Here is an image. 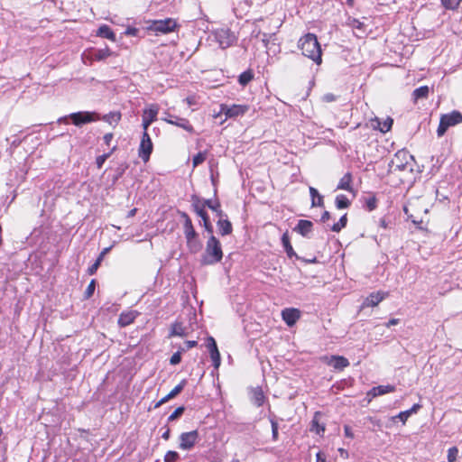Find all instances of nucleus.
<instances>
[{"label":"nucleus","instance_id":"obj_58","mask_svg":"<svg viewBox=\"0 0 462 462\" xmlns=\"http://www.w3.org/2000/svg\"><path fill=\"white\" fill-rule=\"evenodd\" d=\"M399 323V319H391L386 324L385 326L387 328H390L392 326H394V325H397Z\"/></svg>","mask_w":462,"mask_h":462},{"label":"nucleus","instance_id":"obj_26","mask_svg":"<svg viewBox=\"0 0 462 462\" xmlns=\"http://www.w3.org/2000/svg\"><path fill=\"white\" fill-rule=\"evenodd\" d=\"M217 226L219 231V234L222 236H228L233 232V226L231 222L227 218L219 217L217 222Z\"/></svg>","mask_w":462,"mask_h":462},{"label":"nucleus","instance_id":"obj_4","mask_svg":"<svg viewBox=\"0 0 462 462\" xmlns=\"http://www.w3.org/2000/svg\"><path fill=\"white\" fill-rule=\"evenodd\" d=\"M462 123V114L459 111L454 110L451 113L444 114L440 116L439 124L437 129L438 136L445 134L447 130L454 125Z\"/></svg>","mask_w":462,"mask_h":462},{"label":"nucleus","instance_id":"obj_50","mask_svg":"<svg viewBox=\"0 0 462 462\" xmlns=\"http://www.w3.org/2000/svg\"><path fill=\"white\" fill-rule=\"evenodd\" d=\"M114 134L112 133H107L103 136V140L106 145L110 146V143L113 140Z\"/></svg>","mask_w":462,"mask_h":462},{"label":"nucleus","instance_id":"obj_30","mask_svg":"<svg viewBox=\"0 0 462 462\" xmlns=\"http://www.w3.org/2000/svg\"><path fill=\"white\" fill-rule=\"evenodd\" d=\"M192 206L198 216L206 213L207 199H200L197 196L192 197Z\"/></svg>","mask_w":462,"mask_h":462},{"label":"nucleus","instance_id":"obj_2","mask_svg":"<svg viewBox=\"0 0 462 462\" xmlns=\"http://www.w3.org/2000/svg\"><path fill=\"white\" fill-rule=\"evenodd\" d=\"M223 256L224 254L220 241L214 235H211L206 243L205 251L200 258L201 265H214L220 263Z\"/></svg>","mask_w":462,"mask_h":462},{"label":"nucleus","instance_id":"obj_14","mask_svg":"<svg viewBox=\"0 0 462 462\" xmlns=\"http://www.w3.org/2000/svg\"><path fill=\"white\" fill-rule=\"evenodd\" d=\"M207 348L208 349L214 367L218 368L220 365L221 357L216 340L213 337H208L207 338Z\"/></svg>","mask_w":462,"mask_h":462},{"label":"nucleus","instance_id":"obj_6","mask_svg":"<svg viewBox=\"0 0 462 462\" xmlns=\"http://www.w3.org/2000/svg\"><path fill=\"white\" fill-rule=\"evenodd\" d=\"M178 27L177 22L172 18L164 20H155L150 26V29L157 33H170L174 32Z\"/></svg>","mask_w":462,"mask_h":462},{"label":"nucleus","instance_id":"obj_53","mask_svg":"<svg viewBox=\"0 0 462 462\" xmlns=\"http://www.w3.org/2000/svg\"><path fill=\"white\" fill-rule=\"evenodd\" d=\"M152 123H151L150 121L148 120H145L143 118H142V126H143V133H148V128L149 126L152 125Z\"/></svg>","mask_w":462,"mask_h":462},{"label":"nucleus","instance_id":"obj_28","mask_svg":"<svg viewBox=\"0 0 462 462\" xmlns=\"http://www.w3.org/2000/svg\"><path fill=\"white\" fill-rule=\"evenodd\" d=\"M282 244L289 258L297 257V254L291 244L290 236L285 232L282 236Z\"/></svg>","mask_w":462,"mask_h":462},{"label":"nucleus","instance_id":"obj_8","mask_svg":"<svg viewBox=\"0 0 462 462\" xmlns=\"http://www.w3.org/2000/svg\"><path fill=\"white\" fill-rule=\"evenodd\" d=\"M249 110V106L247 105H232L227 106L226 104H222L220 106V113L224 114L226 117L234 118L240 116H244Z\"/></svg>","mask_w":462,"mask_h":462},{"label":"nucleus","instance_id":"obj_39","mask_svg":"<svg viewBox=\"0 0 462 462\" xmlns=\"http://www.w3.org/2000/svg\"><path fill=\"white\" fill-rule=\"evenodd\" d=\"M199 217H200L203 220V226L206 229V231L211 236L213 235V226L209 220V217L208 215V213H204L203 215H199Z\"/></svg>","mask_w":462,"mask_h":462},{"label":"nucleus","instance_id":"obj_49","mask_svg":"<svg viewBox=\"0 0 462 462\" xmlns=\"http://www.w3.org/2000/svg\"><path fill=\"white\" fill-rule=\"evenodd\" d=\"M101 263H102V261H101L100 259L97 258V260L95 261V263H94L91 266H89V267L88 268V271H87V272H88V273L89 275H93V274H95V273H96V272L97 271L98 267L100 266Z\"/></svg>","mask_w":462,"mask_h":462},{"label":"nucleus","instance_id":"obj_21","mask_svg":"<svg viewBox=\"0 0 462 462\" xmlns=\"http://www.w3.org/2000/svg\"><path fill=\"white\" fill-rule=\"evenodd\" d=\"M337 189H342L356 196V190L353 187V175L350 171L346 172L338 181Z\"/></svg>","mask_w":462,"mask_h":462},{"label":"nucleus","instance_id":"obj_64","mask_svg":"<svg viewBox=\"0 0 462 462\" xmlns=\"http://www.w3.org/2000/svg\"><path fill=\"white\" fill-rule=\"evenodd\" d=\"M116 145L113 146L110 150H108L109 157L116 151Z\"/></svg>","mask_w":462,"mask_h":462},{"label":"nucleus","instance_id":"obj_18","mask_svg":"<svg viewBox=\"0 0 462 462\" xmlns=\"http://www.w3.org/2000/svg\"><path fill=\"white\" fill-rule=\"evenodd\" d=\"M187 382L185 379L181 380L179 384H177L167 395L162 398L159 402L154 404V409L161 407L165 402L176 397L178 394L181 393L184 389Z\"/></svg>","mask_w":462,"mask_h":462},{"label":"nucleus","instance_id":"obj_55","mask_svg":"<svg viewBox=\"0 0 462 462\" xmlns=\"http://www.w3.org/2000/svg\"><path fill=\"white\" fill-rule=\"evenodd\" d=\"M317 462H327L326 457L323 453L318 452L316 455Z\"/></svg>","mask_w":462,"mask_h":462},{"label":"nucleus","instance_id":"obj_59","mask_svg":"<svg viewBox=\"0 0 462 462\" xmlns=\"http://www.w3.org/2000/svg\"><path fill=\"white\" fill-rule=\"evenodd\" d=\"M171 436V430L170 428L166 427V430L162 433V438L165 440H168Z\"/></svg>","mask_w":462,"mask_h":462},{"label":"nucleus","instance_id":"obj_24","mask_svg":"<svg viewBox=\"0 0 462 462\" xmlns=\"http://www.w3.org/2000/svg\"><path fill=\"white\" fill-rule=\"evenodd\" d=\"M312 227L313 224L311 221L300 219L294 227V231L298 232L302 236H307L312 231Z\"/></svg>","mask_w":462,"mask_h":462},{"label":"nucleus","instance_id":"obj_46","mask_svg":"<svg viewBox=\"0 0 462 462\" xmlns=\"http://www.w3.org/2000/svg\"><path fill=\"white\" fill-rule=\"evenodd\" d=\"M185 411V407L184 406H180L178 407L169 417H168V421H173L175 420H177L178 418H180L183 412Z\"/></svg>","mask_w":462,"mask_h":462},{"label":"nucleus","instance_id":"obj_38","mask_svg":"<svg viewBox=\"0 0 462 462\" xmlns=\"http://www.w3.org/2000/svg\"><path fill=\"white\" fill-rule=\"evenodd\" d=\"M207 159V152H198L192 159V166L196 168L199 164L203 163Z\"/></svg>","mask_w":462,"mask_h":462},{"label":"nucleus","instance_id":"obj_54","mask_svg":"<svg viewBox=\"0 0 462 462\" xmlns=\"http://www.w3.org/2000/svg\"><path fill=\"white\" fill-rule=\"evenodd\" d=\"M185 346L187 349H190L198 346V342L196 340H187L185 342Z\"/></svg>","mask_w":462,"mask_h":462},{"label":"nucleus","instance_id":"obj_16","mask_svg":"<svg viewBox=\"0 0 462 462\" xmlns=\"http://www.w3.org/2000/svg\"><path fill=\"white\" fill-rule=\"evenodd\" d=\"M113 55L112 51L109 49V47H106L104 49L99 50H89L88 51L87 59L92 61H101L106 60V58Z\"/></svg>","mask_w":462,"mask_h":462},{"label":"nucleus","instance_id":"obj_12","mask_svg":"<svg viewBox=\"0 0 462 462\" xmlns=\"http://www.w3.org/2000/svg\"><path fill=\"white\" fill-rule=\"evenodd\" d=\"M395 390H396L395 386L391 385V384L375 386V387H373L371 390H369L366 393L365 399H366L367 402L369 403L372 402V400L374 398L386 394V393H393V392H395Z\"/></svg>","mask_w":462,"mask_h":462},{"label":"nucleus","instance_id":"obj_5","mask_svg":"<svg viewBox=\"0 0 462 462\" xmlns=\"http://www.w3.org/2000/svg\"><path fill=\"white\" fill-rule=\"evenodd\" d=\"M179 448L181 450H191L199 440L198 430L182 432L179 437Z\"/></svg>","mask_w":462,"mask_h":462},{"label":"nucleus","instance_id":"obj_52","mask_svg":"<svg viewBox=\"0 0 462 462\" xmlns=\"http://www.w3.org/2000/svg\"><path fill=\"white\" fill-rule=\"evenodd\" d=\"M344 433L346 438L354 439V433L348 425L344 426Z\"/></svg>","mask_w":462,"mask_h":462},{"label":"nucleus","instance_id":"obj_56","mask_svg":"<svg viewBox=\"0 0 462 462\" xmlns=\"http://www.w3.org/2000/svg\"><path fill=\"white\" fill-rule=\"evenodd\" d=\"M330 218V213L328 211H324L323 214L321 215V218L320 220L322 222H326L328 221V219Z\"/></svg>","mask_w":462,"mask_h":462},{"label":"nucleus","instance_id":"obj_7","mask_svg":"<svg viewBox=\"0 0 462 462\" xmlns=\"http://www.w3.org/2000/svg\"><path fill=\"white\" fill-rule=\"evenodd\" d=\"M153 151V143L149 133H143L141 142L138 147V156L146 163L149 162L151 154Z\"/></svg>","mask_w":462,"mask_h":462},{"label":"nucleus","instance_id":"obj_34","mask_svg":"<svg viewBox=\"0 0 462 462\" xmlns=\"http://www.w3.org/2000/svg\"><path fill=\"white\" fill-rule=\"evenodd\" d=\"M254 79V72L251 69L242 72L238 77V82L241 86H246Z\"/></svg>","mask_w":462,"mask_h":462},{"label":"nucleus","instance_id":"obj_48","mask_svg":"<svg viewBox=\"0 0 462 462\" xmlns=\"http://www.w3.org/2000/svg\"><path fill=\"white\" fill-rule=\"evenodd\" d=\"M109 158V153H104L96 158V164L97 169H101L105 162Z\"/></svg>","mask_w":462,"mask_h":462},{"label":"nucleus","instance_id":"obj_36","mask_svg":"<svg viewBox=\"0 0 462 462\" xmlns=\"http://www.w3.org/2000/svg\"><path fill=\"white\" fill-rule=\"evenodd\" d=\"M346 223H347V217H346V214H345V215H343V216L339 218V220H338L337 223H335V224L332 226L331 230H332L333 232H337V233H338V232H340L343 228H345V227H346Z\"/></svg>","mask_w":462,"mask_h":462},{"label":"nucleus","instance_id":"obj_61","mask_svg":"<svg viewBox=\"0 0 462 462\" xmlns=\"http://www.w3.org/2000/svg\"><path fill=\"white\" fill-rule=\"evenodd\" d=\"M109 250H110V247L104 248L102 250V252L99 254L97 258L100 259L101 261H103L105 255L108 253Z\"/></svg>","mask_w":462,"mask_h":462},{"label":"nucleus","instance_id":"obj_63","mask_svg":"<svg viewBox=\"0 0 462 462\" xmlns=\"http://www.w3.org/2000/svg\"><path fill=\"white\" fill-rule=\"evenodd\" d=\"M136 211H137V208H133L131 209L128 214H127V217H133L135 216L136 214Z\"/></svg>","mask_w":462,"mask_h":462},{"label":"nucleus","instance_id":"obj_19","mask_svg":"<svg viewBox=\"0 0 462 462\" xmlns=\"http://www.w3.org/2000/svg\"><path fill=\"white\" fill-rule=\"evenodd\" d=\"M388 295L389 293L385 291L372 292L365 300L363 307H375L385 298H387Z\"/></svg>","mask_w":462,"mask_h":462},{"label":"nucleus","instance_id":"obj_33","mask_svg":"<svg viewBox=\"0 0 462 462\" xmlns=\"http://www.w3.org/2000/svg\"><path fill=\"white\" fill-rule=\"evenodd\" d=\"M335 205L338 209L348 208L351 205V201L346 195L339 194L336 197Z\"/></svg>","mask_w":462,"mask_h":462},{"label":"nucleus","instance_id":"obj_10","mask_svg":"<svg viewBox=\"0 0 462 462\" xmlns=\"http://www.w3.org/2000/svg\"><path fill=\"white\" fill-rule=\"evenodd\" d=\"M320 360L329 365L332 366L335 370L343 371L346 367L349 365V361L343 356H324L320 357Z\"/></svg>","mask_w":462,"mask_h":462},{"label":"nucleus","instance_id":"obj_13","mask_svg":"<svg viewBox=\"0 0 462 462\" xmlns=\"http://www.w3.org/2000/svg\"><path fill=\"white\" fill-rule=\"evenodd\" d=\"M140 312L135 310H124L120 313L117 324L120 328H125L134 322Z\"/></svg>","mask_w":462,"mask_h":462},{"label":"nucleus","instance_id":"obj_9","mask_svg":"<svg viewBox=\"0 0 462 462\" xmlns=\"http://www.w3.org/2000/svg\"><path fill=\"white\" fill-rule=\"evenodd\" d=\"M410 158L411 155L408 152L403 150L398 151L389 164L390 169L392 171H403L406 168Z\"/></svg>","mask_w":462,"mask_h":462},{"label":"nucleus","instance_id":"obj_35","mask_svg":"<svg viewBox=\"0 0 462 462\" xmlns=\"http://www.w3.org/2000/svg\"><path fill=\"white\" fill-rule=\"evenodd\" d=\"M122 115L120 112H110L103 116V120L110 125L115 123L117 125L121 120Z\"/></svg>","mask_w":462,"mask_h":462},{"label":"nucleus","instance_id":"obj_25","mask_svg":"<svg viewBox=\"0 0 462 462\" xmlns=\"http://www.w3.org/2000/svg\"><path fill=\"white\" fill-rule=\"evenodd\" d=\"M413 205L410 203L408 206L404 207V213L407 215L408 218L411 220V222L416 226L418 229L427 230V227L424 225L422 219H418L411 212Z\"/></svg>","mask_w":462,"mask_h":462},{"label":"nucleus","instance_id":"obj_29","mask_svg":"<svg viewBox=\"0 0 462 462\" xmlns=\"http://www.w3.org/2000/svg\"><path fill=\"white\" fill-rule=\"evenodd\" d=\"M430 93V88L428 86H421L413 90L411 97L414 104L418 102L419 99L427 98Z\"/></svg>","mask_w":462,"mask_h":462},{"label":"nucleus","instance_id":"obj_62","mask_svg":"<svg viewBox=\"0 0 462 462\" xmlns=\"http://www.w3.org/2000/svg\"><path fill=\"white\" fill-rule=\"evenodd\" d=\"M420 408L419 404H414L410 410H407L410 412V415H411L413 412H416Z\"/></svg>","mask_w":462,"mask_h":462},{"label":"nucleus","instance_id":"obj_60","mask_svg":"<svg viewBox=\"0 0 462 462\" xmlns=\"http://www.w3.org/2000/svg\"><path fill=\"white\" fill-rule=\"evenodd\" d=\"M338 452H339L340 456H341L342 457H344V458H347V457H348V456H349V455H348L347 450H346V449H345V448H338Z\"/></svg>","mask_w":462,"mask_h":462},{"label":"nucleus","instance_id":"obj_3","mask_svg":"<svg viewBox=\"0 0 462 462\" xmlns=\"http://www.w3.org/2000/svg\"><path fill=\"white\" fill-rule=\"evenodd\" d=\"M181 217L184 219L183 230L187 240V245L190 252L197 253L200 249L198 233L194 229L192 221L187 213L182 212Z\"/></svg>","mask_w":462,"mask_h":462},{"label":"nucleus","instance_id":"obj_43","mask_svg":"<svg viewBox=\"0 0 462 462\" xmlns=\"http://www.w3.org/2000/svg\"><path fill=\"white\" fill-rule=\"evenodd\" d=\"M95 288H96V280H91V282H89V284L88 285V287L84 292V298L86 300H88L93 296Z\"/></svg>","mask_w":462,"mask_h":462},{"label":"nucleus","instance_id":"obj_17","mask_svg":"<svg viewBox=\"0 0 462 462\" xmlns=\"http://www.w3.org/2000/svg\"><path fill=\"white\" fill-rule=\"evenodd\" d=\"M282 318L289 327H292L300 319V311L295 308H286L282 311Z\"/></svg>","mask_w":462,"mask_h":462},{"label":"nucleus","instance_id":"obj_11","mask_svg":"<svg viewBox=\"0 0 462 462\" xmlns=\"http://www.w3.org/2000/svg\"><path fill=\"white\" fill-rule=\"evenodd\" d=\"M164 121L169 125L180 127L189 134L195 133L194 127L187 118L179 117L174 115H168V116L164 118Z\"/></svg>","mask_w":462,"mask_h":462},{"label":"nucleus","instance_id":"obj_40","mask_svg":"<svg viewBox=\"0 0 462 462\" xmlns=\"http://www.w3.org/2000/svg\"><path fill=\"white\" fill-rule=\"evenodd\" d=\"M164 462H177L180 460V455L177 451L169 450L163 457Z\"/></svg>","mask_w":462,"mask_h":462},{"label":"nucleus","instance_id":"obj_47","mask_svg":"<svg viewBox=\"0 0 462 462\" xmlns=\"http://www.w3.org/2000/svg\"><path fill=\"white\" fill-rule=\"evenodd\" d=\"M270 422H271V426H272L273 439L274 441H276L278 439V437H279V432H278L279 426H278L277 421L275 420H273V419H271Z\"/></svg>","mask_w":462,"mask_h":462},{"label":"nucleus","instance_id":"obj_37","mask_svg":"<svg viewBox=\"0 0 462 462\" xmlns=\"http://www.w3.org/2000/svg\"><path fill=\"white\" fill-rule=\"evenodd\" d=\"M207 207L215 211L219 217H223L224 213L220 208V202L218 200L213 202L210 199H207Z\"/></svg>","mask_w":462,"mask_h":462},{"label":"nucleus","instance_id":"obj_15","mask_svg":"<svg viewBox=\"0 0 462 462\" xmlns=\"http://www.w3.org/2000/svg\"><path fill=\"white\" fill-rule=\"evenodd\" d=\"M94 115L95 114L91 112H77L70 114L69 117L75 125L79 126L83 124L96 121L97 118H96Z\"/></svg>","mask_w":462,"mask_h":462},{"label":"nucleus","instance_id":"obj_42","mask_svg":"<svg viewBox=\"0 0 462 462\" xmlns=\"http://www.w3.org/2000/svg\"><path fill=\"white\" fill-rule=\"evenodd\" d=\"M365 207L368 211H373L377 207V199L375 196L369 197L365 199Z\"/></svg>","mask_w":462,"mask_h":462},{"label":"nucleus","instance_id":"obj_41","mask_svg":"<svg viewBox=\"0 0 462 462\" xmlns=\"http://www.w3.org/2000/svg\"><path fill=\"white\" fill-rule=\"evenodd\" d=\"M442 5L448 10H456L459 5L457 0H441Z\"/></svg>","mask_w":462,"mask_h":462},{"label":"nucleus","instance_id":"obj_31","mask_svg":"<svg viewBox=\"0 0 462 462\" xmlns=\"http://www.w3.org/2000/svg\"><path fill=\"white\" fill-rule=\"evenodd\" d=\"M186 329L185 328L183 327L182 323L181 322H174L172 323L171 327V331H170V334H169V337H186Z\"/></svg>","mask_w":462,"mask_h":462},{"label":"nucleus","instance_id":"obj_22","mask_svg":"<svg viewBox=\"0 0 462 462\" xmlns=\"http://www.w3.org/2000/svg\"><path fill=\"white\" fill-rule=\"evenodd\" d=\"M320 417H321L320 411H316L314 413L313 419L310 423V430L312 432H315L319 435H323L326 430V427H325V424L319 422Z\"/></svg>","mask_w":462,"mask_h":462},{"label":"nucleus","instance_id":"obj_44","mask_svg":"<svg viewBox=\"0 0 462 462\" xmlns=\"http://www.w3.org/2000/svg\"><path fill=\"white\" fill-rule=\"evenodd\" d=\"M185 348H180L179 351L174 353L170 358V364L172 365H178L181 361V353L184 352Z\"/></svg>","mask_w":462,"mask_h":462},{"label":"nucleus","instance_id":"obj_45","mask_svg":"<svg viewBox=\"0 0 462 462\" xmlns=\"http://www.w3.org/2000/svg\"><path fill=\"white\" fill-rule=\"evenodd\" d=\"M458 456V448L457 447L449 448L448 450V461L455 462Z\"/></svg>","mask_w":462,"mask_h":462},{"label":"nucleus","instance_id":"obj_27","mask_svg":"<svg viewBox=\"0 0 462 462\" xmlns=\"http://www.w3.org/2000/svg\"><path fill=\"white\" fill-rule=\"evenodd\" d=\"M97 36L107 39L111 42L116 41V33L106 24H103L97 29Z\"/></svg>","mask_w":462,"mask_h":462},{"label":"nucleus","instance_id":"obj_1","mask_svg":"<svg viewBox=\"0 0 462 462\" xmlns=\"http://www.w3.org/2000/svg\"><path fill=\"white\" fill-rule=\"evenodd\" d=\"M298 48L301 54L311 60L317 65L322 63V50L314 33L308 32L298 41Z\"/></svg>","mask_w":462,"mask_h":462},{"label":"nucleus","instance_id":"obj_23","mask_svg":"<svg viewBox=\"0 0 462 462\" xmlns=\"http://www.w3.org/2000/svg\"><path fill=\"white\" fill-rule=\"evenodd\" d=\"M159 106L157 104H151L146 108H144L143 118L150 121L151 123H153L157 120Z\"/></svg>","mask_w":462,"mask_h":462},{"label":"nucleus","instance_id":"obj_20","mask_svg":"<svg viewBox=\"0 0 462 462\" xmlns=\"http://www.w3.org/2000/svg\"><path fill=\"white\" fill-rule=\"evenodd\" d=\"M371 124L374 129L378 130L383 134H385L392 129L393 120L392 117L388 116L385 120L382 122L378 117H374L371 119Z\"/></svg>","mask_w":462,"mask_h":462},{"label":"nucleus","instance_id":"obj_32","mask_svg":"<svg viewBox=\"0 0 462 462\" xmlns=\"http://www.w3.org/2000/svg\"><path fill=\"white\" fill-rule=\"evenodd\" d=\"M310 194L311 196V207H323L324 199L323 197L318 192V190L310 187Z\"/></svg>","mask_w":462,"mask_h":462},{"label":"nucleus","instance_id":"obj_57","mask_svg":"<svg viewBox=\"0 0 462 462\" xmlns=\"http://www.w3.org/2000/svg\"><path fill=\"white\" fill-rule=\"evenodd\" d=\"M186 102L188 105L192 106L196 104V97L195 96H189L186 98Z\"/></svg>","mask_w":462,"mask_h":462},{"label":"nucleus","instance_id":"obj_51","mask_svg":"<svg viewBox=\"0 0 462 462\" xmlns=\"http://www.w3.org/2000/svg\"><path fill=\"white\" fill-rule=\"evenodd\" d=\"M410 412L408 411H401L399 414H398V418L403 422L405 423L406 420H408V418L410 417Z\"/></svg>","mask_w":462,"mask_h":462}]
</instances>
